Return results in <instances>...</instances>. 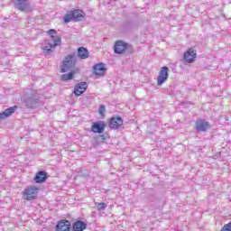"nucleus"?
Segmentation results:
<instances>
[{
  "label": "nucleus",
  "mask_w": 231,
  "mask_h": 231,
  "mask_svg": "<svg viewBox=\"0 0 231 231\" xmlns=\"http://www.w3.org/2000/svg\"><path fill=\"white\" fill-rule=\"evenodd\" d=\"M41 188L37 186H28L23 193V198L25 201H33L39 198Z\"/></svg>",
  "instance_id": "nucleus-4"
},
{
  "label": "nucleus",
  "mask_w": 231,
  "mask_h": 231,
  "mask_svg": "<svg viewBox=\"0 0 231 231\" xmlns=\"http://www.w3.org/2000/svg\"><path fill=\"white\" fill-rule=\"evenodd\" d=\"M198 57V53L194 50V47L189 48L186 52H184L183 59L185 62L188 64H192L196 58Z\"/></svg>",
  "instance_id": "nucleus-7"
},
{
  "label": "nucleus",
  "mask_w": 231,
  "mask_h": 231,
  "mask_svg": "<svg viewBox=\"0 0 231 231\" xmlns=\"http://www.w3.org/2000/svg\"><path fill=\"white\" fill-rule=\"evenodd\" d=\"M48 180V173L44 171L36 172L33 180L35 183H44Z\"/></svg>",
  "instance_id": "nucleus-15"
},
{
  "label": "nucleus",
  "mask_w": 231,
  "mask_h": 231,
  "mask_svg": "<svg viewBox=\"0 0 231 231\" xmlns=\"http://www.w3.org/2000/svg\"><path fill=\"white\" fill-rule=\"evenodd\" d=\"M195 129L199 132L207 133L210 129V123L203 119H199L196 122Z\"/></svg>",
  "instance_id": "nucleus-9"
},
{
  "label": "nucleus",
  "mask_w": 231,
  "mask_h": 231,
  "mask_svg": "<svg viewBox=\"0 0 231 231\" xmlns=\"http://www.w3.org/2000/svg\"><path fill=\"white\" fill-rule=\"evenodd\" d=\"M78 57L81 60H86L89 58V51L87 48L79 47L78 49Z\"/></svg>",
  "instance_id": "nucleus-19"
},
{
  "label": "nucleus",
  "mask_w": 231,
  "mask_h": 231,
  "mask_svg": "<svg viewBox=\"0 0 231 231\" xmlns=\"http://www.w3.org/2000/svg\"><path fill=\"white\" fill-rule=\"evenodd\" d=\"M75 64H77V57L75 54L67 55L60 65V72L68 73V71H71L75 68Z\"/></svg>",
  "instance_id": "nucleus-2"
},
{
  "label": "nucleus",
  "mask_w": 231,
  "mask_h": 231,
  "mask_svg": "<svg viewBox=\"0 0 231 231\" xmlns=\"http://www.w3.org/2000/svg\"><path fill=\"white\" fill-rule=\"evenodd\" d=\"M169 79V69L162 67L157 77V85L162 86Z\"/></svg>",
  "instance_id": "nucleus-10"
},
{
  "label": "nucleus",
  "mask_w": 231,
  "mask_h": 231,
  "mask_svg": "<svg viewBox=\"0 0 231 231\" xmlns=\"http://www.w3.org/2000/svg\"><path fill=\"white\" fill-rule=\"evenodd\" d=\"M17 111V106H11L5 109L4 112L0 113V119L8 118V116H12Z\"/></svg>",
  "instance_id": "nucleus-16"
},
{
  "label": "nucleus",
  "mask_w": 231,
  "mask_h": 231,
  "mask_svg": "<svg viewBox=\"0 0 231 231\" xmlns=\"http://www.w3.org/2000/svg\"><path fill=\"white\" fill-rule=\"evenodd\" d=\"M49 35H51V40L45 41V46L42 48L43 54L50 55V53H53L55 51V48L57 46H60L62 44V39L60 36H54L57 35V31L55 29H51L47 32Z\"/></svg>",
  "instance_id": "nucleus-1"
},
{
  "label": "nucleus",
  "mask_w": 231,
  "mask_h": 231,
  "mask_svg": "<svg viewBox=\"0 0 231 231\" xmlns=\"http://www.w3.org/2000/svg\"><path fill=\"white\" fill-rule=\"evenodd\" d=\"M13 3L20 12H32V7H30V2L28 0H13Z\"/></svg>",
  "instance_id": "nucleus-5"
},
{
  "label": "nucleus",
  "mask_w": 231,
  "mask_h": 231,
  "mask_svg": "<svg viewBox=\"0 0 231 231\" xmlns=\"http://www.w3.org/2000/svg\"><path fill=\"white\" fill-rule=\"evenodd\" d=\"M110 129H120L124 125V119L120 116L111 117L108 121Z\"/></svg>",
  "instance_id": "nucleus-8"
},
{
  "label": "nucleus",
  "mask_w": 231,
  "mask_h": 231,
  "mask_svg": "<svg viewBox=\"0 0 231 231\" xmlns=\"http://www.w3.org/2000/svg\"><path fill=\"white\" fill-rule=\"evenodd\" d=\"M129 48V45L122 41L116 42L114 50L115 53L122 54L124 51H125Z\"/></svg>",
  "instance_id": "nucleus-13"
},
{
  "label": "nucleus",
  "mask_w": 231,
  "mask_h": 231,
  "mask_svg": "<svg viewBox=\"0 0 231 231\" xmlns=\"http://www.w3.org/2000/svg\"><path fill=\"white\" fill-rule=\"evenodd\" d=\"M85 15L86 14H84V11L80 9L70 10L63 17V23H65V24H68V23H71V21H82Z\"/></svg>",
  "instance_id": "nucleus-3"
},
{
  "label": "nucleus",
  "mask_w": 231,
  "mask_h": 231,
  "mask_svg": "<svg viewBox=\"0 0 231 231\" xmlns=\"http://www.w3.org/2000/svg\"><path fill=\"white\" fill-rule=\"evenodd\" d=\"M99 138H102V140H107V137L105 136L104 134H100V135H99Z\"/></svg>",
  "instance_id": "nucleus-22"
},
{
  "label": "nucleus",
  "mask_w": 231,
  "mask_h": 231,
  "mask_svg": "<svg viewBox=\"0 0 231 231\" xmlns=\"http://www.w3.org/2000/svg\"><path fill=\"white\" fill-rule=\"evenodd\" d=\"M88 227V224L82 220H78L72 225V231H84Z\"/></svg>",
  "instance_id": "nucleus-17"
},
{
  "label": "nucleus",
  "mask_w": 231,
  "mask_h": 231,
  "mask_svg": "<svg viewBox=\"0 0 231 231\" xmlns=\"http://www.w3.org/2000/svg\"><path fill=\"white\" fill-rule=\"evenodd\" d=\"M106 127H107V125L105 121H97L92 124L90 129L92 133L102 134L106 131Z\"/></svg>",
  "instance_id": "nucleus-6"
},
{
  "label": "nucleus",
  "mask_w": 231,
  "mask_h": 231,
  "mask_svg": "<svg viewBox=\"0 0 231 231\" xmlns=\"http://www.w3.org/2000/svg\"><path fill=\"white\" fill-rule=\"evenodd\" d=\"M86 89H88V83H78L74 88V95H76V97H80V95L86 93Z\"/></svg>",
  "instance_id": "nucleus-14"
},
{
  "label": "nucleus",
  "mask_w": 231,
  "mask_h": 231,
  "mask_svg": "<svg viewBox=\"0 0 231 231\" xmlns=\"http://www.w3.org/2000/svg\"><path fill=\"white\" fill-rule=\"evenodd\" d=\"M98 210H105V208H107V205L104 202H100L97 204Z\"/></svg>",
  "instance_id": "nucleus-20"
},
{
  "label": "nucleus",
  "mask_w": 231,
  "mask_h": 231,
  "mask_svg": "<svg viewBox=\"0 0 231 231\" xmlns=\"http://www.w3.org/2000/svg\"><path fill=\"white\" fill-rule=\"evenodd\" d=\"M98 113L101 116H104V114L106 113V106L104 105L99 106Z\"/></svg>",
  "instance_id": "nucleus-21"
},
{
  "label": "nucleus",
  "mask_w": 231,
  "mask_h": 231,
  "mask_svg": "<svg viewBox=\"0 0 231 231\" xmlns=\"http://www.w3.org/2000/svg\"><path fill=\"white\" fill-rule=\"evenodd\" d=\"M106 71H107V69H106V65L103 63L96 64L93 67V73L96 77H104V75H106Z\"/></svg>",
  "instance_id": "nucleus-12"
},
{
  "label": "nucleus",
  "mask_w": 231,
  "mask_h": 231,
  "mask_svg": "<svg viewBox=\"0 0 231 231\" xmlns=\"http://www.w3.org/2000/svg\"><path fill=\"white\" fill-rule=\"evenodd\" d=\"M56 231H69L71 230V222L66 219L58 221L56 225Z\"/></svg>",
  "instance_id": "nucleus-11"
},
{
  "label": "nucleus",
  "mask_w": 231,
  "mask_h": 231,
  "mask_svg": "<svg viewBox=\"0 0 231 231\" xmlns=\"http://www.w3.org/2000/svg\"><path fill=\"white\" fill-rule=\"evenodd\" d=\"M77 73H79V69H75L74 70H71L70 72H69L67 74L61 75L60 80H62V82H68V80H73V79H75V75H77Z\"/></svg>",
  "instance_id": "nucleus-18"
}]
</instances>
